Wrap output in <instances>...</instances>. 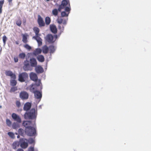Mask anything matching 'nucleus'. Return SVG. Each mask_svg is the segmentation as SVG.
Here are the masks:
<instances>
[{
	"instance_id": "nucleus-1",
	"label": "nucleus",
	"mask_w": 151,
	"mask_h": 151,
	"mask_svg": "<svg viewBox=\"0 0 151 151\" xmlns=\"http://www.w3.org/2000/svg\"><path fill=\"white\" fill-rule=\"evenodd\" d=\"M42 89V85L39 86H32V87H30L29 88L30 91L33 93H34L35 97L37 99H40V100L42 97V93L41 91Z\"/></svg>"
},
{
	"instance_id": "nucleus-2",
	"label": "nucleus",
	"mask_w": 151,
	"mask_h": 151,
	"mask_svg": "<svg viewBox=\"0 0 151 151\" xmlns=\"http://www.w3.org/2000/svg\"><path fill=\"white\" fill-rule=\"evenodd\" d=\"M37 113L35 109L32 108L30 111H26L24 114V118L26 119H34V124H35Z\"/></svg>"
},
{
	"instance_id": "nucleus-3",
	"label": "nucleus",
	"mask_w": 151,
	"mask_h": 151,
	"mask_svg": "<svg viewBox=\"0 0 151 151\" xmlns=\"http://www.w3.org/2000/svg\"><path fill=\"white\" fill-rule=\"evenodd\" d=\"M29 77L31 80L35 82L30 86V88L32 87V85L35 86H39L42 85L41 80L38 79L37 75L35 73L31 72L29 74Z\"/></svg>"
},
{
	"instance_id": "nucleus-4",
	"label": "nucleus",
	"mask_w": 151,
	"mask_h": 151,
	"mask_svg": "<svg viewBox=\"0 0 151 151\" xmlns=\"http://www.w3.org/2000/svg\"><path fill=\"white\" fill-rule=\"evenodd\" d=\"M25 133L27 135L29 136H35L36 134L35 128L32 126L25 129Z\"/></svg>"
},
{
	"instance_id": "nucleus-5",
	"label": "nucleus",
	"mask_w": 151,
	"mask_h": 151,
	"mask_svg": "<svg viewBox=\"0 0 151 151\" xmlns=\"http://www.w3.org/2000/svg\"><path fill=\"white\" fill-rule=\"evenodd\" d=\"M28 78V75L26 72H22L19 75L18 80L20 82H23Z\"/></svg>"
},
{
	"instance_id": "nucleus-6",
	"label": "nucleus",
	"mask_w": 151,
	"mask_h": 151,
	"mask_svg": "<svg viewBox=\"0 0 151 151\" xmlns=\"http://www.w3.org/2000/svg\"><path fill=\"white\" fill-rule=\"evenodd\" d=\"M19 146L23 149H25L28 146L27 140L24 138H21L19 141Z\"/></svg>"
},
{
	"instance_id": "nucleus-7",
	"label": "nucleus",
	"mask_w": 151,
	"mask_h": 151,
	"mask_svg": "<svg viewBox=\"0 0 151 151\" xmlns=\"http://www.w3.org/2000/svg\"><path fill=\"white\" fill-rule=\"evenodd\" d=\"M69 4H70V3L69 0H63L61 4L59 6V12H60L62 9H64L65 7H66L67 6L69 5Z\"/></svg>"
},
{
	"instance_id": "nucleus-8",
	"label": "nucleus",
	"mask_w": 151,
	"mask_h": 151,
	"mask_svg": "<svg viewBox=\"0 0 151 151\" xmlns=\"http://www.w3.org/2000/svg\"><path fill=\"white\" fill-rule=\"evenodd\" d=\"M24 71H31L32 68L29 63V61L27 60H25L24 62V66L23 67Z\"/></svg>"
},
{
	"instance_id": "nucleus-9",
	"label": "nucleus",
	"mask_w": 151,
	"mask_h": 151,
	"mask_svg": "<svg viewBox=\"0 0 151 151\" xmlns=\"http://www.w3.org/2000/svg\"><path fill=\"white\" fill-rule=\"evenodd\" d=\"M22 125L25 127V129H27L31 127V126H34L35 124H34V122H32L30 120H28L24 121L22 123Z\"/></svg>"
},
{
	"instance_id": "nucleus-10",
	"label": "nucleus",
	"mask_w": 151,
	"mask_h": 151,
	"mask_svg": "<svg viewBox=\"0 0 151 151\" xmlns=\"http://www.w3.org/2000/svg\"><path fill=\"white\" fill-rule=\"evenodd\" d=\"M19 97L23 100L27 99L28 98L29 94L26 91H22L20 93Z\"/></svg>"
},
{
	"instance_id": "nucleus-11",
	"label": "nucleus",
	"mask_w": 151,
	"mask_h": 151,
	"mask_svg": "<svg viewBox=\"0 0 151 151\" xmlns=\"http://www.w3.org/2000/svg\"><path fill=\"white\" fill-rule=\"evenodd\" d=\"M12 117L14 121H16L18 123H20L21 122V118L17 114L14 113H12Z\"/></svg>"
},
{
	"instance_id": "nucleus-12",
	"label": "nucleus",
	"mask_w": 151,
	"mask_h": 151,
	"mask_svg": "<svg viewBox=\"0 0 151 151\" xmlns=\"http://www.w3.org/2000/svg\"><path fill=\"white\" fill-rule=\"evenodd\" d=\"M53 38L54 37L52 34H48L45 37V39L48 42L53 43L55 42V41L53 40Z\"/></svg>"
},
{
	"instance_id": "nucleus-13",
	"label": "nucleus",
	"mask_w": 151,
	"mask_h": 151,
	"mask_svg": "<svg viewBox=\"0 0 151 151\" xmlns=\"http://www.w3.org/2000/svg\"><path fill=\"white\" fill-rule=\"evenodd\" d=\"M37 22L40 27H43L45 25L43 19L40 15L38 16Z\"/></svg>"
},
{
	"instance_id": "nucleus-14",
	"label": "nucleus",
	"mask_w": 151,
	"mask_h": 151,
	"mask_svg": "<svg viewBox=\"0 0 151 151\" xmlns=\"http://www.w3.org/2000/svg\"><path fill=\"white\" fill-rule=\"evenodd\" d=\"M31 107V103L29 102L26 103L24 105L23 109L26 111H29Z\"/></svg>"
},
{
	"instance_id": "nucleus-15",
	"label": "nucleus",
	"mask_w": 151,
	"mask_h": 151,
	"mask_svg": "<svg viewBox=\"0 0 151 151\" xmlns=\"http://www.w3.org/2000/svg\"><path fill=\"white\" fill-rule=\"evenodd\" d=\"M36 72L38 74L44 72L43 68L40 65H37L35 67Z\"/></svg>"
},
{
	"instance_id": "nucleus-16",
	"label": "nucleus",
	"mask_w": 151,
	"mask_h": 151,
	"mask_svg": "<svg viewBox=\"0 0 151 151\" xmlns=\"http://www.w3.org/2000/svg\"><path fill=\"white\" fill-rule=\"evenodd\" d=\"M30 63L31 67H35L37 66V63L36 59L34 58H31L30 59Z\"/></svg>"
},
{
	"instance_id": "nucleus-17",
	"label": "nucleus",
	"mask_w": 151,
	"mask_h": 151,
	"mask_svg": "<svg viewBox=\"0 0 151 151\" xmlns=\"http://www.w3.org/2000/svg\"><path fill=\"white\" fill-rule=\"evenodd\" d=\"M33 30L35 34V36H33L32 38H35L36 37L40 36L41 35L40 34H39L40 29L38 28L34 27L33 28Z\"/></svg>"
},
{
	"instance_id": "nucleus-18",
	"label": "nucleus",
	"mask_w": 151,
	"mask_h": 151,
	"mask_svg": "<svg viewBox=\"0 0 151 151\" xmlns=\"http://www.w3.org/2000/svg\"><path fill=\"white\" fill-rule=\"evenodd\" d=\"M50 31L53 33L55 34L57 32V29L56 26L54 24H51L50 26Z\"/></svg>"
},
{
	"instance_id": "nucleus-19",
	"label": "nucleus",
	"mask_w": 151,
	"mask_h": 151,
	"mask_svg": "<svg viewBox=\"0 0 151 151\" xmlns=\"http://www.w3.org/2000/svg\"><path fill=\"white\" fill-rule=\"evenodd\" d=\"M33 38L37 41L39 46H41L42 45V40L39 36L36 37L35 38Z\"/></svg>"
},
{
	"instance_id": "nucleus-20",
	"label": "nucleus",
	"mask_w": 151,
	"mask_h": 151,
	"mask_svg": "<svg viewBox=\"0 0 151 151\" xmlns=\"http://www.w3.org/2000/svg\"><path fill=\"white\" fill-rule=\"evenodd\" d=\"M42 52V50L40 48H37L33 52L32 54L34 55H37L40 54Z\"/></svg>"
},
{
	"instance_id": "nucleus-21",
	"label": "nucleus",
	"mask_w": 151,
	"mask_h": 151,
	"mask_svg": "<svg viewBox=\"0 0 151 151\" xmlns=\"http://www.w3.org/2000/svg\"><path fill=\"white\" fill-rule=\"evenodd\" d=\"M19 141H15L12 144V148L14 150L16 149L17 147H19Z\"/></svg>"
},
{
	"instance_id": "nucleus-22",
	"label": "nucleus",
	"mask_w": 151,
	"mask_h": 151,
	"mask_svg": "<svg viewBox=\"0 0 151 151\" xmlns=\"http://www.w3.org/2000/svg\"><path fill=\"white\" fill-rule=\"evenodd\" d=\"M49 49L51 54L54 53L56 50V48H55V46L52 45H51L49 46Z\"/></svg>"
},
{
	"instance_id": "nucleus-23",
	"label": "nucleus",
	"mask_w": 151,
	"mask_h": 151,
	"mask_svg": "<svg viewBox=\"0 0 151 151\" xmlns=\"http://www.w3.org/2000/svg\"><path fill=\"white\" fill-rule=\"evenodd\" d=\"M37 59L38 60L41 62H43L44 61L45 58L42 55H40L37 57Z\"/></svg>"
},
{
	"instance_id": "nucleus-24",
	"label": "nucleus",
	"mask_w": 151,
	"mask_h": 151,
	"mask_svg": "<svg viewBox=\"0 0 151 151\" xmlns=\"http://www.w3.org/2000/svg\"><path fill=\"white\" fill-rule=\"evenodd\" d=\"M49 47L45 45L42 47V51L43 53L46 54L48 52Z\"/></svg>"
},
{
	"instance_id": "nucleus-25",
	"label": "nucleus",
	"mask_w": 151,
	"mask_h": 151,
	"mask_svg": "<svg viewBox=\"0 0 151 151\" xmlns=\"http://www.w3.org/2000/svg\"><path fill=\"white\" fill-rule=\"evenodd\" d=\"M22 41L23 42L25 43H26L27 42V36L28 35L27 34H22Z\"/></svg>"
},
{
	"instance_id": "nucleus-26",
	"label": "nucleus",
	"mask_w": 151,
	"mask_h": 151,
	"mask_svg": "<svg viewBox=\"0 0 151 151\" xmlns=\"http://www.w3.org/2000/svg\"><path fill=\"white\" fill-rule=\"evenodd\" d=\"M18 133L19 135L24 137L25 135V130L22 128H19L18 130Z\"/></svg>"
},
{
	"instance_id": "nucleus-27",
	"label": "nucleus",
	"mask_w": 151,
	"mask_h": 151,
	"mask_svg": "<svg viewBox=\"0 0 151 151\" xmlns=\"http://www.w3.org/2000/svg\"><path fill=\"white\" fill-rule=\"evenodd\" d=\"M51 22V19L48 17H47L45 19V23L46 25L49 24Z\"/></svg>"
},
{
	"instance_id": "nucleus-28",
	"label": "nucleus",
	"mask_w": 151,
	"mask_h": 151,
	"mask_svg": "<svg viewBox=\"0 0 151 151\" xmlns=\"http://www.w3.org/2000/svg\"><path fill=\"white\" fill-rule=\"evenodd\" d=\"M19 127L18 123L14 122L12 124V127L13 129H16Z\"/></svg>"
},
{
	"instance_id": "nucleus-29",
	"label": "nucleus",
	"mask_w": 151,
	"mask_h": 151,
	"mask_svg": "<svg viewBox=\"0 0 151 151\" xmlns=\"http://www.w3.org/2000/svg\"><path fill=\"white\" fill-rule=\"evenodd\" d=\"M58 9H55L52 11V14L55 16H57L58 14Z\"/></svg>"
},
{
	"instance_id": "nucleus-30",
	"label": "nucleus",
	"mask_w": 151,
	"mask_h": 151,
	"mask_svg": "<svg viewBox=\"0 0 151 151\" xmlns=\"http://www.w3.org/2000/svg\"><path fill=\"white\" fill-rule=\"evenodd\" d=\"M10 82L11 85L12 86H14L17 85V82L15 80H10Z\"/></svg>"
},
{
	"instance_id": "nucleus-31",
	"label": "nucleus",
	"mask_w": 151,
	"mask_h": 151,
	"mask_svg": "<svg viewBox=\"0 0 151 151\" xmlns=\"http://www.w3.org/2000/svg\"><path fill=\"white\" fill-rule=\"evenodd\" d=\"M65 12H68V14H69L71 10L70 6V4L68 6L65 7Z\"/></svg>"
},
{
	"instance_id": "nucleus-32",
	"label": "nucleus",
	"mask_w": 151,
	"mask_h": 151,
	"mask_svg": "<svg viewBox=\"0 0 151 151\" xmlns=\"http://www.w3.org/2000/svg\"><path fill=\"white\" fill-rule=\"evenodd\" d=\"M69 14L68 13H67L65 11H63L61 12V16L62 17H68V16Z\"/></svg>"
},
{
	"instance_id": "nucleus-33",
	"label": "nucleus",
	"mask_w": 151,
	"mask_h": 151,
	"mask_svg": "<svg viewBox=\"0 0 151 151\" xmlns=\"http://www.w3.org/2000/svg\"><path fill=\"white\" fill-rule=\"evenodd\" d=\"M25 56V53L23 52L20 53L19 55V58L22 59H24Z\"/></svg>"
},
{
	"instance_id": "nucleus-34",
	"label": "nucleus",
	"mask_w": 151,
	"mask_h": 151,
	"mask_svg": "<svg viewBox=\"0 0 151 151\" xmlns=\"http://www.w3.org/2000/svg\"><path fill=\"white\" fill-rule=\"evenodd\" d=\"M13 72L10 70H7L5 72V74L7 76H11Z\"/></svg>"
},
{
	"instance_id": "nucleus-35",
	"label": "nucleus",
	"mask_w": 151,
	"mask_h": 151,
	"mask_svg": "<svg viewBox=\"0 0 151 151\" xmlns=\"http://www.w3.org/2000/svg\"><path fill=\"white\" fill-rule=\"evenodd\" d=\"M2 40L4 44V45H5L6 44V42L7 40V38L6 36L4 35L3 37Z\"/></svg>"
},
{
	"instance_id": "nucleus-36",
	"label": "nucleus",
	"mask_w": 151,
	"mask_h": 151,
	"mask_svg": "<svg viewBox=\"0 0 151 151\" xmlns=\"http://www.w3.org/2000/svg\"><path fill=\"white\" fill-rule=\"evenodd\" d=\"M6 124L9 127H10L12 124V122L10 120L8 119H7L6 120Z\"/></svg>"
},
{
	"instance_id": "nucleus-37",
	"label": "nucleus",
	"mask_w": 151,
	"mask_h": 151,
	"mask_svg": "<svg viewBox=\"0 0 151 151\" xmlns=\"http://www.w3.org/2000/svg\"><path fill=\"white\" fill-rule=\"evenodd\" d=\"M24 47L25 48L29 50H30L32 49L31 47L27 44H26L24 45Z\"/></svg>"
},
{
	"instance_id": "nucleus-38",
	"label": "nucleus",
	"mask_w": 151,
	"mask_h": 151,
	"mask_svg": "<svg viewBox=\"0 0 151 151\" xmlns=\"http://www.w3.org/2000/svg\"><path fill=\"white\" fill-rule=\"evenodd\" d=\"M8 134L12 138H14V134L12 132H8Z\"/></svg>"
},
{
	"instance_id": "nucleus-39",
	"label": "nucleus",
	"mask_w": 151,
	"mask_h": 151,
	"mask_svg": "<svg viewBox=\"0 0 151 151\" xmlns=\"http://www.w3.org/2000/svg\"><path fill=\"white\" fill-rule=\"evenodd\" d=\"M27 143H29V144H32L34 142V140L32 138H30L27 140Z\"/></svg>"
},
{
	"instance_id": "nucleus-40",
	"label": "nucleus",
	"mask_w": 151,
	"mask_h": 151,
	"mask_svg": "<svg viewBox=\"0 0 151 151\" xmlns=\"http://www.w3.org/2000/svg\"><path fill=\"white\" fill-rule=\"evenodd\" d=\"M17 90V87L13 86L11 88L10 90V91L14 92L16 91Z\"/></svg>"
},
{
	"instance_id": "nucleus-41",
	"label": "nucleus",
	"mask_w": 151,
	"mask_h": 151,
	"mask_svg": "<svg viewBox=\"0 0 151 151\" xmlns=\"http://www.w3.org/2000/svg\"><path fill=\"white\" fill-rule=\"evenodd\" d=\"M21 21L19 19H18L16 22L17 25L18 26H20L21 24Z\"/></svg>"
},
{
	"instance_id": "nucleus-42",
	"label": "nucleus",
	"mask_w": 151,
	"mask_h": 151,
	"mask_svg": "<svg viewBox=\"0 0 151 151\" xmlns=\"http://www.w3.org/2000/svg\"><path fill=\"white\" fill-rule=\"evenodd\" d=\"M16 105L17 107H19L21 105V103L19 101H16Z\"/></svg>"
},
{
	"instance_id": "nucleus-43",
	"label": "nucleus",
	"mask_w": 151,
	"mask_h": 151,
	"mask_svg": "<svg viewBox=\"0 0 151 151\" xmlns=\"http://www.w3.org/2000/svg\"><path fill=\"white\" fill-rule=\"evenodd\" d=\"M63 22V19H58L57 20V22L59 24H62Z\"/></svg>"
},
{
	"instance_id": "nucleus-44",
	"label": "nucleus",
	"mask_w": 151,
	"mask_h": 151,
	"mask_svg": "<svg viewBox=\"0 0 151 151\" xmlns=\"http://www.w3.org/2000/svg\"><path fill=\"white\" fill-rule=\"evenodd\" d=\"M34 151V148L33 147H30L28 149V151Z\"/></svg>"
},
{
	"instance_id": "nucleus-45",
	"label": "nucleus",
	"mask_w": 151,
	"mask_h": 151,
	"mask_svg": "<svg viewBox=\"0 0 151 151\" xmlns=\"http://www.w3.org/2000/svg\"><path fill=\"white\" fill-rule=\"evenodd\" d=\"M64 30V27H63L62 29L60 30V32L59 33H58V36L59 37L60 36V35H61V33L63 32Z\"/></svg>"
},
{
	"instance_id": "nucleus-46",
	"label": "nucleus",
	"mask_w": 151,
	"mask_h": 151,
	"mask_svg": "<svg viewBox=\"0 0 151 151\" xmlns=\"http://www.w3.org/2000/svg\"><path fill=\"white\" fill-rule=\"evenodd\" d=\"M4 0H2L0 1V6H3V4L4 3Z\"/></svg>"
},
{
	"instance_id": "nucleus-47",
	"label": "nucleus",
	"mask_w": 151,
	"mask_h": 151,
	"mask_svg": "<svg viewBox=\"0 0 151 151\" xmlns=\"http://www.w3.org/2000/svg\"><path fill=\"white\" fill-rule=\"evenodd\" d=\"M10 77H11L12 78L14 79V80H15L16 78V75L13 73H12V76H10Z\"/></svg>"
},
{
	"instance_id": "nucleus-48",
	"label": "nucleus",
	"mask_w": 151,
	"mask_h": 151,
	"mask_svg": "<svg viewBox=\"0 0 151 151\" xmlns=\"http://www.w3.org/2000/svg\"><path fill=\"white\" fill-rule=\"evenodd\" d=\"M14 62L15 63H17L18 62V59L17 58H14Z\"/></svg>"
},
{
	"instance_id": "nucleus-49",
	"label": "nucleus",
	"mask_w": 151,
	"mask_h": 151,
	"mask_svg": "<svg viewBox=\"0 0 151 151\" xmlns=\"http://www.w3.org/2000/svg\"><path fill=\"white\" fill-rule=\"evenodd\" d=\"M16 151H24L22 148H18Z\"/></svg>"
},
{
	"instance_id": "nucleus-50",
	"label": "nucleus",
	"mask_w": 151,
	"mask_h": 151,
	"mask_svg": "<svg viewBox=\"0 0 151 151\" xmlns=\"http://www.w3.org/2000/svg\"><path fill=\"white\" fill-rule=\"evenodd\" d=\"M2 7L0 6V14H1L2 12Z\"/></svg>"
},
{
	"instance_id": "nucleus-51",
	"label": "nucleus",
	"mask_w": 151,
	"mask_h": 151,
	"mask_svg": "<svg viewBox=\"0 0 151 151\" xmlns=\"http://www.w3.org/2000/svg\"><path fill=\"white\" fill-rule=\"evenodd\" d=\"M58 28L59 30H60H60L61 29H62V28H61V26L60 25H58Z\"/></svg>"
},
{
	"instance_id": "nucleus-52",
	"label": "nucleus",
	"mask_w": 151,
	"mask_h": 151,
	"mask_svg": "<svg viewBox=\"0 0 151 151\" xmlns=\"http://www.w3.org/2000/svg\"><path fill=\"white\" fill-rule=\"evenodd\" d=\"M62 23L63 24L66 25V22L65 20H64Z\"/></svg>"
},
{
	"instance_id": "nucleus-53",
	"label": "nucleus",
	"mask_w": 151,
	"mask_h": 151,
	"mask_svg": "<svg viewBox=\"0 0 151 151\" xmlns=\"http://www.w3.org/2000/svg\"><path fill=\"white\" fill-rule=\"evenodd\" d=\"M54 37L56 39H57L58 37V35H54Z\"/></svg>"
},
{
	"instance_id": "nucleus-54",
	"label": "nucleus",
	"mask_w": 151,
	"mask_h": 151,
	"mask_svg": "<svg viewBox=\"0 0 151 151\" xmlns=\"http://www.w3.org/2000/svg\"><path fill=\"white\" fill-rule=\"evenodd\" d=\"M8 2H9V4H10L12 2V0H7Z\"/></svg>"
},
{
	"instance_id": "nucleus-55",
	"label": "nucleus",
	"mask_w": 151,
	"mask_h": 151,
	"mask_svg": "<svg viewBox=\"0 0 151 151\" xmlns=\"http://www.w3.org/2000/svg\"><path fill=\"white\" fill-rule=\"evenodd\" d=\"M16 44L17 45H18L19 44V41H16L15 42Z\"/></svg>"
},
{
	"instance_id": "nucleus-56",
	"label": "nucleus",
	"mask_w": 151,
	"mask_h": 151,
	"mask_svg": "<svg viewBox=\"0 0 151 151\" xmlns=\"http://www.w3.org/2000/svg\"><path fill=\"white\" fill-rule=\"evenodd\" d=\"M42 105H40V106H39V108L40 109H41L42 108Z\"/></svg>"
},
{
	"instance_id": "nucleus-57",
	"label": "nucleus",
	"mask_w": 151,
	"mask_h": 151,
	"mask_svg": "<svg viewBox=\"0 0 151 151\" xmlns=\"http://www.w3.org/2000/svg\"><path fill=\"white\" fill-rule=\"evenodd\" d=\"M17 137L18 138H19L20 137V136L19 135H18Z\"/></svg>"
},
{
	"instance_id": "nucleus-58",
	"label": "nucleus",
	"mask_w": 151,
	"mask_h": 151,
	"mask_svg": "<svg viewBox=\"0 0 151 151\" xmlns=\"http://www.w3.org/2000/svg\"><path fill=\"white\" fill-rule=\"evenodd\" d=\"M2 107L1 106H0V108H1Z\"/></svg>"
},
{
	"instance_id": "nucleus-59",
	"label": "nucleus",
	"mask_w": 151,
	"mask_h": 151,
	"mask_svg": "<svg viewBox=\"0 0 151 151\" xmlns=\"http://www.w3.org/2000/svg\"><path fill=\"white\" fill-rule=\"evenodd\" d=\"M47 1H49L50 0H46Z\"/></svg>"
},
{
	"instance_id": "nucleus-60",
	"label": "nucleus",
	"mask_w": 151,
	"mask_h": 151,
	"mask_svg": "<svg viewBox=\"0 0 151 151\" xmlns=\"http://www.w3.org/2000/svg\"><path fill=\"white\" fill-rule=\"evenodd\" d=\"M16 134H17V133H16Z\"/></svg>"
}]
</instances>
